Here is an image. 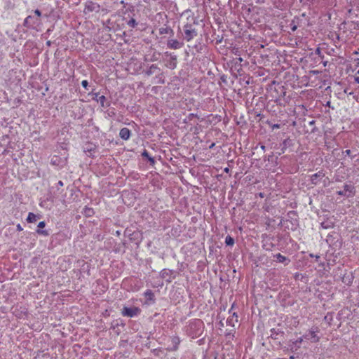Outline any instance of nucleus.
<instances>
[{
  "mask_svg": "<svg viewBox=\"0 0 359 359\" xmlns=\"http://www.w3.org/2000/svg\"><path fill=\"white\" fill-rule=\"evenodd\" d=\"M160 83H164V80L160 79V81L158 82Z\"/></svg>",
  "mask_w": 359,
  "mask_h": 359,
  "instance_id": "nucleus-43",
  "label": "nucleus"
},
{
  "mask_svg": "<svg viewBox=\"0 0 359 359\" xmlns=\"http://www.w3.org/2000/svg\"><path fill=\"white\" fill-rule=\"evenodd\" d=\"M310 257L316 258V261H318V259L320 258L319 255H313V254H310Z\"/></svg>",
  "mask_w": 359,
  "mask_h": 359,
  "instance_id": "nucleus-31",
  "label": "nucleus"
},
{
  "mask_svg": "<svg viewBox=\"0 0 359 359\" xmlns=\"http://www.w3.org/2000/svg\"><path fill=\"white\" fill-rule=\"evenodd\" d=\"M81 86H82L84 88H86H86H87V87H88V81H86V80H83V81H82V82H81Z\"/></svg>",
  "mask_w": 359,
  "mask_h": 359,
  "instance_id": "nucleus-24",
  "label": "nucleus"
},
{
  "mask_svg": "<svg viewBox=\"0 0 359 359\" xmlns=\"http://www.w3.org/2000/svg\"><path fill=\"white\" fill-rule=\"evenodd\" d=\"M40 22L39 18H34V16H27L24 21V25L26 27H33L38 25Z\"/></svg>",
  "mask_w": 359,
  "mask_h": 359,
  "instance_id": "nucleus-7",
  "label": "nucleus"
},
{
  "mask_svg": "<svg viewBox=\"0 0 359 359\" xmlns=\"http://www.w3.org/2000/svg\"><path fill=\"white\" fill-rule=\"evenodd\" d=\"M215 143H214V142H213V143H212V144L210 145L209 148H210V149H212V148L215 147Z\"/></svg>",
  "mask_w": 359,
  "mask_h": 359,
  "instance_id": "nucleus-41",
  "label": "nucleus"
},
{
  "mask_svg": "<svg viewBox=\"0 0 359 359\" xmlns=\"http://www.w3.org/2000/svg\"><path fill=\"white\" fill-rule=\"evenodd\" d=\"M303 341V338L302 337H300L298 339H297L294 344V345L297 347V348H299L300 347V344Z\"/></svg>",
  "mask_w": 359,
  "mask_h": 359,
  "instance_id": "nucleus-23",
  "label": "nucleus"
},
{
  "mask_svg": "<svg viewBox=\"0 0 359 359\" xmlns=\"http://www.w3.org/2000/svg\"><path fill=\"white\" fill-rule=\"evenodd\" d=\"M37 218H39V216L32 213V212H29V215H28V217L27 218V221L29 222V223H32V222H34L36 221Z\"/></svg>",
  "mask_w": 359,
  "mask_h": 359,
  "instance_id": "nucleus-15",
  "label": "nucleus"
},
{
  "mask_svg": "<svg viewBox=\"0 0 359 359\" xmlns=\"http://www.w3.org/2000/svg\"><path fill=\"white\" fill-rule=\"evenodd\" d=\"M224 171L226 172V173H229L230 172V169L229 168H225Z\"/></svg>",
  "mask_w": 359,
  "mask_h": 359,
  "instance_id": "nucleus-38",
  "label": "nucleus"
},
{
  "mask_svg": "<svg viewBox=\"0 0 359 359\" xmlns=\"http://www.w3.org/2000/svg\"><path fill=\"white\" fill-rule=\"evenodd\" d=\"M127 25L134 28L137 25V22L134 18H131L129 21H128Z\"/></svg>",
  "mask_w": 359,
  "mask_h": 359,
  "instance_id": "nucleus-18",
  "label": "nucleus"
},
{
  "mask_svg": "<svg viewBox=\"0 0 359 359\" xmlns=\"http://www.w3.org/2000/svg\"><path fill=\"white\" fill-rule=\"evenodd\" d=\"M82 213L86 217H92L95 214V212H94V210L93 208L86 206L83 208V210Z\"/></svg>",
  "mask_w": 359,
  "mask_h": 359,
  "instance_id": "nucleus-14",
  "label": "nucleus"
},
{
  "mask_svg": "<svg viewBox=\"0 0 359 359\" xmlns=\"http://www.w3.org/2000/svg\"><path fill=\"white\" fill-rule=\"evenodd\" d=\"M316 54H318V55L320 53V49L319 48H318L316 49Z\"/></svg>",
  "mask_w": 359,
  "mask_h": 359,
  "instance_id": "nucleus-39",
  "label": "nucleus"
},
{
  "mask_svg": "<svg viewBox=\"0 0 359 359\" xmlns=\"http://www.w3.org/2000/svg\"><path fill=\"white\" fill-rule=\"evenodd\" d=\"M226 322L228 324L232 325L233 326V324H232V319H227Z\"/></svg>",
  "mask_w": 359,
  "mask_h": 359,
  "instance_id": "nucleus-37",
  "label": "nucleus"
},
{
  "mask_svg": "<svg viewBox=\"0 0 359 359\" xmlns=\"http://www.w3.org/2000/svg\"><path fill=\"white\" fill-rule=\"evenodd\" d=\"M34 13L37 15L36 18H39L41 15V12L39 9L35 10Z\"/></svg>",
  "mask_w": 359,
  "mask_h": 359,
  "instance_id": "nucleus-29",
  "label": "nucleus"
},
{
  "mask_svg": "<svg viewBox=\"0 0 359 359\" xmlns=\"http://www.w3.org/2000/svg\"><path fill=\"white\" fill-rule=\"evenodd\" d=\"M273 157V154H271V155H269V156H265V158H264V161H272Z\"/></svg>",
  "mask_w": 359,
  "mask_h": 359,
  "instance_id": "nucleus-26",
  "label": "nucleus"
},
{
  "mask_svg": "<svg viewBox=\"0 0 359 359\" xmlns=\"http://www.w3.org/2000/svg\"><path fill=\"white\" fill-rule=\"evenodd\" d=\"M285 93L286 92L285 91H283V95L285 96Z\"/></svg>",
  "mask_w": 359,
  "mask_h": 359,
  "instance_id": "nucleus-45",
  "label": "nucleus"
},
{
  "mask_svg": "<svg viewBox=\"0 0 359 359\" xmlns=\"http://www.w3.org/2000/svg\"><path fill=\"white\" fill-rule=\"evenodd\" d=\"M58 184H59L60 186H63V182H62V181H59V182H58Z\"/></svg>",
  "mask_w": 359,
  "mask_h": 359,
  "instance_id": "nucleus-42",
  "label": "nucleus"
},
{
  "mask_svg": "<svg viewBox=\"0 0 359 359\" xmlns=\"http://www.w3.org/2000/svg\"><path fill=\"white\" fill-rule=\"evenodd\" d=\"M144 295L146 297H147L149 299H152L153 297H154V293L152 292L151 290H147L145 292H144Z\"/></svg>",
  "mask_w": 359,
  "mask_h": 359,
  "instance_id": "nucleus-20",
  "label": "nucleus"
},
{
  "mask_svg": "<svg viewBox=\"0 0 359 359\" xmlns=\"http://www.w3.org/2000/svg\"><path fill=\"white\" fill-rule=\"evenodd\" d=\"M16 227H17V230L20 231H22V229H23L20 224H18Z\"/></svg>",
  "mask_w": 359,
  "mask_h": 359,
  "instance_id": "nucleus-34",
  "label": "nucleus"
},
{
  "mask_svg": "<svg viewBox=\"0 0 359 359\" xmlns=\"http://www.w3.org/2000/svg\"><path fill=\"white\" fill-rule=\"evenodd\" d=\"M97 100L100 102V104L102 107L104 106V102L106 100L105 96H104V95L100 96Z\"/></svg>",
  "mask_w": 359,
  "mask_h": 359,
  "instance_id": "nucleus-22",
  "label": "nucleus"
},
{
  "mask_svg": "<svg viewBox=\"0 0 359 359\" xmlns=\"http://www.w3.org/2000/svg\"><path fill=\"white\" fill-rule=\"evenodd\" d=\"M156 70H158L160 71V69L158 68V67L156 65H151L149 69H147L146 72H145V74L147 76H151L152 75Z\"/></svg>",
  "mask_w": 359,
  "mask_h": 359,
  "instance_id": "nucleus-13",
  "label": "nucleus"
},
{
  "mask_svg": "<svg viewBox=\"0 0 359 359\" xmlns=\"http://www.w3.org/2000/svg\"><path fill=\"white\" fill-rule=\"evenodd\" d=\"M291 26H292L291 29L292 32H294L297 28V25H291Z\"/></svg>",
  "mask_w": 359,
  "mask_h": 359,
  "instance_id": "nucleus-33",
  "label": "nucleus"
},
{
  "mask_svg": "<svg viewBox=\"0 0 359 359\" xmlns=\"http://www.w3.org/2000/svg\"><path fill=\"white\" fill-rule=\"evenodd\" d=\"M170 273H172V271L167 269H163L161 273L162 278H164L170 276Z\"/></svg>",
  "mask_w": 359,
  "mask_h": 359,
  "instance_id": "nucleus-19",
  "label": "nucleus"
},
{
  "mask_svg": "<svg viewBox=\"0 0 359 359\" xmlns=\"http://www.w3.org/2000/svg\"><path fill=\"white\" fill-rule=\"evenodd\" d=\"M142 156L146 158H149L150 156L149 155V153L147 150H144V151L142 153Z\"/></svg>",
  "mask_w": 359,
  "mask_h": 359,
  "instance_id": "nucleus-28",
  "label": "nucleus"
},
{
  "mask_svg": "<svg viewBox=\"0 0 359 359\" xmlns=\"http://www.w3.org/2000/svg\"><path fill=\"white\" fill-rule=\"evenodd\" d=\"M344 153L346 154V155L350 156L351 152V150L347 149L345 151H344Z\"/></svg>",
  "mask_w": 359,
  "mask_h": 359,
  "instance_id": "nucleus-35",
  "label": "nucleus"
},
{
  "mask_svg": "<svg viewBox=\"0 0 359 359\" xmlns=\"http://www.w3.org/2000/svg\"><path fill=\"white\" fill-rule=\"evenodd\" d=\"M147 159L149 160L151 165H154L155 163V160L153 157L149 156Z\"/></svg>",
  "mask_w": 359,
  "mask_h": 359,
  "instance_id": "nucleus-30",
  "label": "nucleus"
},
{
  "mask_svg": "<svg viewBox=\"0 0 359 359\" xmlns=\"http://www.w3.org/2000/svg\"><path fill=\"white\" fill-rule=\"evenodd\" d=\"M167 46L170 48L179 49L182 47L183 43L180 42L176 39H170L168 41Z\"/></svg>",
  "mask_w": 359,
  "mask_h": 359,
  "instance_id": "nucleus-8",
  "label": "nucleus"
},
{
  "mask_svg": "<svg viewBox=\"0 0 359 359\" xmlns=\"http://www.w3.org/2000/svg\"><path fill=\"white\" fill-rule=\"evenodd\" d=\"M261 147V149H262V151H265V150H266V147H265L264 145H261V147Z\"/></svg>",
  "mask_w": 359,
  "mask_h": 359,
  "instance_id": "nucleus-40",
  "label": "nucleus"
},
{
  "mask_svg": "<svg viewBox=\"0 0 359 359\" xmlns=\"http://www.w3.org/2000/svg\"><path fill=\"white\" fill-rule=\"evenodd\" d=\"M314 121L310 122V124L313 125Z\"/></svg>",
  "mask_w": 359,
  "mask_h": 359,
  "instance_id": "nucleus-46",
  "label": "nucleus"
},
{
  "mask_svg": "<svg viewBox=\"0 0 359 359\" xmlns=\"http://www.w3.org/2000/svg\"><path fill=\"white\" fill-rule=\"evenodd\" d=\"M208 1H211L212 0H208Z\"/></svg>",
  "mask_w": 359,
  "mask_h": 359,
  "instance_id": "nucleus-49",
  "label": "nucleus"
},
{
  "mask_svg": "<svg viewBox=\"0 0 359 359\" xmlns=\"http://www.w3.org/2000/svg\"><path fill=\"white\" fill-rule=\"evenodd\" d=\"M274 257L277 259L278 262L285 263V265H287L290 262V259L282 255L280 253H278Z\"/></svg>",
  "mask_w": 359,
  "mask_h": 359,
  "instance_id": "nucleus-11",
  "label": "nucleus"
},
{
  "mask_svg": "<svg viewBox=\"0 0 359 359\" xmlns=\"http://www.w3.org/2000/svg\"><path fill=\"white\" fill-rule=\"evenodd\" d=\"M318 332V327L309 330L308 333L306 334L303 337L304 339L311 340L312 342H318L320 338L317 336L316 332Z\"/></svg>",
  "mask_w": 359,
  "mask_h": 359,
  "instance_id": "nucleus-5",
  "label": "nucleus"
},
{
  "mask_svg": "<svg viewBox=\"0 0 359 359\" xmlns=\"http://www.w3.org/2000/svg\"><path fill=\"white\" fill-rule=\"evenodd\" d=\"M173 34V31L172 29L169 27H161L159 29V34Z\"/></svg>",
  "mask_w": 359,
  "mask_h": 359,
  "instance_id": "nucleus-16",
  "label": "nucleus"
},
{
  "mask_svg": "<svg viewBox=\"0 0 359 359\" xmlns=\"http://www.w3.org/2000/svg\"><path fill=\"white\" fill-rule=\"evenodd\" d=\"M271 128H272L273 130H274V129H278V128H280V124H278V123L273 124V125H271Z\"/></svg>",
  "mask_w": 359,
  "mask_h": 359,
  "instance_id": "nucleus-27",
  "label": "nucleus"
},
{
  "mask_svg": "<svg viewBox=\"0 0 359 359\" xmlns=\"http://www.w3.org/2000/svg\"><path fill=\"white\" fill-rule=\"evenodd\" d=\"M356 75H359V70L357 72Z\"/></svg>",
  "mask_w": 359,
  "mask_h": 359,
  "instance_id": "nucleus-48",
  "label": "nucleus"
},
{
  "mask_svg": "<svg viewBox=\"0 0 359 359\" xmlns=\"http://www.w3.org/2000/svg\"><path fill=\"white\" fill-rule=\"evenodd\" d=\"M171 341H172V344L173 346L172 348H169V350L172 351H177L178 348V345L180 342L179 337H174L172 338Z\"/></svg>",
  "mask_w": 359,
  "mask_h": 359,
  "instance_id": "nucleus-12",
  "label": "nucleus"
},
{
  "mask_svg": "<svg viewBox=\"0 0 359 359\" xmlns=\"http://www.w3.org/2000/svg\"><path fill=\"white\" fill-rule=\"evenodd\" d=\"M36 233L39 235H43L44 236H48L49 235L48 232L46 230L37 229Z\"/></svg>",
  "mask_w": 359,
  "mask_h": 359,
  "instance_id": "nucleus-21",
  "label": "nucleus"
},
{
  "mask_svg": "<svg viewBox=\"0 0 359 359\" xmlns=\"http://www.w3.org/2000/svg\"><path fill=\"white\" fill-rule=\"evenodd\" d=\"M354 187L351 184H345L343 191H338V195L350 197L354 194Z\"/></svg>",
  "mask_w": 359,
  "mask_h": 359,
  "instance_id": "nucleus-6",
  "label": "nucleus"
},
{
  "mask_svg": "<svg viewBox=\"0 0 359 359\" xmlns=\"http://www.w3.org/2000/svg\"><path fill=\"white\" fill-rule=\"evenodd\" d=\"M47 45H48V46H50V41H47Z\"/></svg>",
  "mask_w": 359,
  "mask_h": 359,
  "instance_id": "nucleus-44",
  "label": "nucleus"
},
{
  "mask_svg": "<svg viewBox=\"0 0 359 359\" xmlns=\"http://www.w3.org/2000/svg\"><path fill=\"white\" fill-rule=\"evenodd\" d=\"M46 226V222L44 221H42V222H40L39 224H38V227L39 229H43V227H45Z\"/></svg>",
  "mask_w": 359,
  "mask_h": 359,
  "instance_id": "nucleus-25",
  "label": "nucleus"
},
{
  "mask_svg": "<svg viewBox=\"0 0 359 359\" xmlns=\"http://www.w3.org/2000/svg\"><path fill=\"white\" fill-rule=\"evenodd\" d=\"M100 10V6L92 1H88L85 4V8L83 10V13L85 14H88L89 13L95 12V13H99Z\"/></svg>",
  "mask_w": 359,
  "mask_h": 359,
  "instance_id": "nucleus-1",
  "label": "nucleus"
},
{
  "mask_svg": "<svg viewBox=\"0 0 359 359\" xmlns=\"http://www.w3.org/2000/svg\"><path fill=\"white\" fill-rule=\"evenodd\" d=\"M140 311L141 310L137 307L128 308L125 306L123 307L121 313L123 316L132 318L137 316Z\"/></svg>",
  "mask_w": 359,
  "mask_h": 359,
  "instance_id": "nucleus-3",
  "label": "nucleus"
},
{
  "mask_svg": "<svg viewBox=\"0 0 359 359\" xmlns=\"http://www.w3.org/2000/svg\"><path fill=\"white\" fill-rule=\"evenodd\" d=\"M165 55L167 56H170V59L167 61L165 66L170 69H175L177 64V55H172V53H170L168 52H165Z\"/></svg>",
  "mask_w": 359,
  "mask_h": 359,
  "instance_id": "nucleus-4",
  "label": "nucleus"
},
{
  "mask_svg": "<svg viewBox=\"0 0 359 359\" xmlns=\"http://www.w3.org/2000/svg\"><path fill=\"white\" fill-rule=\"evenodd\" d=\"M196 115L194 114H190L188 116V118L189 121H191L192 119V118L195 117Z\"/></svg>",
  "mask_w": 359,
  "mask_h": 359,
  "instance_id": "nucleus-32",
  "label": "nucleus"
},
{
  "mask_svg": "<svg viewBox=\"0 0 359 359\" xmlns=\"http://www.w3.org/2000/svg\"><path fill=\"white\" fill-rule=\"evenodd\" d=\"M119 135L123 140H127L130 137V131L128 128H123L120 130Z\"/></svg>",
  "mask_w": 359,
  "mask_h": 359,
  "instance_id": "nucleus-9",
  "label": "nucleus"
},
{
  "mask_svg": "<svg viewBox=\"0 0 359 359\" xmlns=\"http://www.w3.org/2000/svg\"><path fill=\"white\" fill-rule=\"evenodd\" d=\"M225 243L226 245H233L234 244V239L230 236H227L225 238Z\"/></svg>",
  "mask_w": 359,
  "mask_h": 359,
  "instance_id": "nucleus-17",
  "label": "nucleus"
},
{
  "mask_svg": "<svg viewBox=\"0 0 359 359\" xmlns=\"http://www.w3.org/2000/svg\"><path fill=\"white\" fill-rule=\"evenodd\" d=\"M325 176L323 172H318L311 175V180L313 184H317L318 182V178H322Z\"/></svg>",
  "mask_w": 359,
  "mask_h": 359,
  "instance_id": "nucleus-10",
  "label": "nucleus"
},
{
  "mask_svg": "<svg viewBox=\"0 0 359 359\" xmlns=\"http://www.w3.org/2000/svg\"><path fill=\"white\" fill-rule=\"evenodd\" d=\"M354 80L355 83H359V76H355Z\"/></svg>",
  "mask_w": 359,
  "mask_h": 359,
  "instance_id": "nucleus-36",
  "label": "nucleus"
},
{
  "mask_svg": "<svg viewBox=\"0 0 359 359\" xmlns=\"http://www.w3.org/2000/svg\"><path fill=\"white\" fill-rule=\"evenodd\" d=\"M184 38L187 41H191L197 35L196 30L190 24H187L184 26Z\"/></svg>",
  "mask_w": 359,
  "mask_h": 359,
  "instance_id": "nucleus-2",
  "label": "nucleus"
},
{
  "mask_svg": "<svg viewBox=\"0 0 359 359\" xmlns=\"http://www.w3.org/2000/svg\"><path fill=\"white\" fill-rule=\"evenodd\" d=\"M233 316H236L237 318V315L236 314V313H233Z\"/></svg>",
  "mask_w": 359,
  "mask_h": 359,
  "instance_id": "nucleus-47",
  "label": "nucleus"
}]
</instances>
